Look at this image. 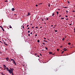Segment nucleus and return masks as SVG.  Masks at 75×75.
Masks as SVG:
<instances>
[{
	"label": "nucleus",
	"instance_id": "obj_40",
	"mask_svg": "<svg viewBox=\"0 0 75 75\" xmlns=\"http://www.w3.org/2000/svg\"><path fill=\"white\" fill-rule=\"evenodd\" d=\"M28 35L29 36H30V34H28Z\"/></svg>",
	"mask_w": 75,
	"mask_h": 75
},
{
	"label": "nucleus",
	"instance_id": "obj_29",
	"mask_svg": "<svg viewBox=\"0 0 75 75\" xmlns=\"http://www.w3.org/2000/svg\"><path fill=\"white\" fill-rule=\"evenodd\" d=\"M74 32L75 33V28H74Z\"/></svg>",
	"mask_w": 75,
	"mask_h": 75
},
{
	"label": "nucleus",
	"instance_id": "obj_56",
	"mask_svg": "<svg viewBox=\"0 0 75 75\" xmlns=\"http://www.w3.org/2000/svg\"><path fill=\"white\" fill-rule=\"evenodd\" d=\"M32 28H34V26H33L32 27Z\"/></svg>",
	"mask_w": 75,
	"mask_h": 75
},
{
	"label": "nucleus",
	"instance_id": "obj_18",
	"mask_svg": "<svg viewBox=\"0 0 75 75\" xmlns=\"http://www.w3.org/2000/svg\"><path fill=\"white\" fill-rule=\"evenodd\" d=\"M37 42H40V40H38Z\"/></svg>",
	"mask_w": 75,
	"mask_h": 75
},
{
	"label": "nucleus",
	"instance_id": "obj_44",
	"mask_svg": "<svg viewBox=\"0 0 75 75\" xmlns=\"http://www.w3.org/2000/svg\"><path fill=\"white\" fill-rule=\"evenodd\" d=\"M29 28H30L29 27V28H28L27 29H28H28H29Z\"/></svg>",
	"mask_w": 75,
	"mask_h": 75
},
{
	"label": "nucleus",
	"instance_id": "obj_63",
	"mask_svg": "<svg viewBox=\"0 0 75 75\" xmlns=\"http://www.w3.org/2000/svg\"><path fill=\"white\" fill-rule=\"evenodd\" d=\"M42 27V26H41V27H40V28H41Z\"/></svg>",
	"mask_w": 75,
	"mask_h": 75
},
{
	"label": "nucleus",
	"instance_id": "obj_1",
	"mask_svg": "<svg viewBox=\"0 0 75 75\" xmlns=\"http://www.w3.org/2000/svg\"><path fill=\"white\" fill-rule=\"evenodd\" d=\"M8 71V72L9 73V74H12L13 72V70H10V69H8V70H7Z\"/></svg>",
	"mask_w": 75,
	"mask_h": 75
},
{
	"label": "nucleus",
	"instance_id": "obj_59",
	"mask_svg": "<svg viewBox=\"0 0 75 75\" xmlns=\"http://www.w3.org/2000/svg\"><path fill=\"white\" fill-rule=\"evenodd\" d=\"M66 20H68V18H67L66 19Z\"/></svg>",
	"mask_w": 75,
	"mask_h": 75
},
{
	"label": "nucleus",
	"instance_id": "obj_54",
	"mask_svg": "<svg viewBox=\"0 0 75 75\" xmlns=\"http://www.w3.org/2000/svg\"><path fill=\"white\" fill-rule=\"evenodd\" d=\"M0 27H1H1H2L1 26H0Z\"/></svg>",
	"mask_w": 75,
	"mask_h": 75
},
{
	"label": "nucleus",
	"instance_id": "obj_61",
	"mask_svg": "<svg viewBox=\"0 0 75 75\" xmlns=\"http://www.w3.org/2000/svg\"><path fill=\"white\" fill-rule=\"evenodd\" d=\"M51 26H52V27L53 26V25H51Z\"/></svg>",
	"mask_w": 75,
	"mask_h": 75
},
{
	"label": "nucleus",
	"instance_id": "obj_48",
	"mask_svg": "<svg viewBox=\"0 0 75 75\" xmlns=\"http://www.w3.org/2000/svg\"><path fill=\"white\" fill-rule=\"evenodd\" d=\"M50 4H49V6H49V7H50Z\"/></svg>",
	"mask_w": 75,
	"mask_h": 75
},
{
	"label": "nucleus",
	"instance_id": "obj_19",
	"mask_svg": "<svg viewBox=\"0 0 75 75\" xmlns=\"http://www.w3.org/2000/svg\"><path fill=\"white\" fill-rule=\"evenodd\" d=\"M55 32H58V30H54Z\"/></svg>",
	"mask_w": 75,
	"mask_h": 75
},
{
	"label": "nucleus",
	"instance_id": "obj_5",
	"mask_svg": "<svg viewBox=\"0 0 75 75\" xmlns=\"http://www.w3.org/2000/svg\"><path fill=\"white\" fill-rule=\"evenodd\" d=\"M4 44L6 45H7V44L6 43V42H4Z\"/></svg>",
	"mask_w": 75,
	"mask_h": 75
},
{
	"label": "nucleus",
	"instance_id": "obj_22",
	"mask_svg": "<svg viewBox=\"0 0 75 75\" xmlns=\"http://www.w3.org/2000/svg\"><path fill=\"white\" fill-rule=\"evenodd\" d=\"M52 16H54V13H53L52 15Z\"/></svg>",
	"mask_w": 75,
	"mask_h": 75
},
{
	"label": "nucleus",
	"instance_id": "obj_24",
	"mask_svg": "<svg viewBox=\"0 0 75 75\" xmlns=\"http://www.w3.org/2000/svg\"><path fill=\"white\" fill-rule=\"evenodd\" d=\"M68 44H69V45H70L71 43H68Z\"/></svg>",
	"mask_w": 75,
	"mask_h": 75
},
{
	"label": "nucleus",
	"instance_id": "obj_30",
	"mask_svg": "<svg viewBox=\"0 0 75 75\" xmlns=\"http://www.w3.org/2000/svg\"><path fill=\"white\" fill-rule=\"evenodd\" d=\"M30 31H28V33H30Z\"/></svg>",
	"mask_w": 75,
	"mask_h": 75
},
{
	"label": "nucleus",
	"instance_id": "obj_6",
	"mask_svg": "<svg viewBox=\"0 0 75 75\" xmlns=\"http://www.w3.org/2000/svg\"><path fill=\"white\" fill-rule=\"evenodd\" d=\"M49 54H52V52H49Z\"/></svg>",
	"mask_w": 75,
	"mask_h": 75
},
{
	"label": "nucleus",
	"instance_id": "obj_51",
	"mask_svg": "<svg viewBox=\"0 0 75 75\" xmlns=\"http://www.w3.org/2000/svg\"><path fill=\"white\" fill-rule=\"evenodd\" d=\"M28 26H29V25H27V27H28Z\"/></svg>",
	"mask_w": 75,
	"mask_h": 75
},
{
	"label": "nucleus",
	"instance_id": "obj_32",
	"mask_svg": "<svg viewBox=\"0 0 75 75\" xmlns=\"http://www.w3.org/2000/svg\"><path fill=\"white\" fill-rule=\"evenodd\" d=\"M35 36H36V37L37 36V34L35 35Z\"/></svg>",
	"mask_w": 75,
	"mask_h": 75
},
{
	"label": "nucleus",
	"instance_id": "obj_58",
	"mask_svg": "<svg viewBox=\"0 0 75 75\" xmlns=\"http://www.w3.org/2000/svg\"><path fill=\"white\" fill-rule=\"evenodd\" d=\"M13 69V71H14V69Z\"/></svg>",
	"mask_w": 75,
	"mask_h": 75
},
{
	"label": "nucleus",
	"instance_id": "obj_33",
	"mask_svg": "<svg viewBox=\"0 0 75 75\" xmlns=\"http://www.w3.org/2000/svg\"><path fill=\"white\" fill-rule=\"evenodd\" d=\"M42 44H44V45L45 44V43H42Z\"/></svg>",
	"mask_w": 75,
	"mask_h": 75
},
{
	"label": "nucleus",
	"instance_id": "obj_11",
	"mask_svg": "<svg viewBox=\"0 0 75 75\" xmlns=\"http://www.w3.org/2000/svg\"><path fill=\"white\" fill-rule=\"evenodd\" d=\"M6 69H7V71L8 70V68L7 67H6Z\"/></svg>",
	"mask_w": 75,
	"mask_h": 75
},
{
	"label": "nucleus",
	"instance_id": "obj_45",
	"mask_svg": "<svg viewBox=\"0 0 75 75\" xmlns=\"http://www.w3.org/2000/svg\"><path fill=\"white\" fill-rule=\"evenodd\" d=\"M66 16V17H68V16Z\"/></svg>",
	"mask_w": 75,
	"mask_h": 75
},
{
	"label": "nucleus",
	"instance_id": "obj_7",
	"mask_svg": "<svg viewBox=\"0 0 75 75\" xmlns=\"http://www.w3.org/2000/svg\"><path fill=\"white\" fill-rule=\"evenodd\" d=\"M15 10V9L14 8H12V11H14Z\"/></svg>",
	"mask_w": 75,
	"mask_h": 75
},
{
	"label": "nucleus",
	"instance_id": "obj_52",
	"mask_svg": "<svg viewBox=\"0 0 75 75\" xmlns=\"http://www.w3.org/2000/svg\"><path fill=\"white\" fill-rule=\"evenodd\" d=\"M6 69V68H4V70H5V69Z\"/></svg>",
	"mask_w": 75,
	"mask_h": 75
},
{
	"label": "nucleus",
	"instance_id": "obj_39",
	"mask_svg": "<svg viewBox=\"0 0 75 75\" xmlns=\"http://www.w3.org/2000/svg\"><path fill=\"white\" fill-rule=\"evenodd\" d=\"M66 12L67 13H68V11H66Z\"/></svg>",
	"mask_w": 75,
	"mask_h": 75
},
{
	"label": "nucleus",
	"instance_id": "obj_50",
	"mask_svg": "<svg viewBox=\"0 0 75 75\" xmlns=\"http://www.w3.org/2000/svg\"><path fill=\"white\" fill-rule=\"evenodd\" d=\"M62 16L61 15H60L59 16V17H61Z\"/></svg>",
	"mask_w": 75,
	"mask_h": 75
},
{
	"label": "nucleus",
	"instance_id": "obj_53",
	"mask_svg": "<svg viewBox=\"0 0 75 75\" xmlns=\"http://www.w3.org/2000/svg\"><path fill=\"white\" fill-rule=\"evenodd\" d=\"M46 19L47 20H48V18H47Z\"/></svg>",
	"mask_w": 75,
	"mask_h": 75
},
{
	"label": "nucleus",
	"instance_id": "obj_16",
	"mask_svg": "<svg viewBox=\"0 0 75 75\" xmlns=\"http://www.w3.org/2000/svg\"><path fill=\"white\" fill-rule=\"evenodd\" d=\"M57 15L58 14H59V12H58V11H57Z\"/></svg>",
	"mask_w": 75,
	"mask_h": 75
},
{
	"label": "nucleus",
	"instance_id": "obj_34",
	"mask_svg": "<svg viewBox=\"0 0 75 75\" xmlns=\"http://www.w3.org/2000/svg\"><path fill=\"white\" fill-rule=\"evenodd\" d=\"M57 51H59V49H57Z\"/></svg>",
	"mask_w": 75,
	"mask_h": 75
},
{
	"label": "nucleus",
	"instance_id": "obj_42",
	"mask_svg": "<svg viewBox=\"0 0 75 75\" xmlns=\"http://www.w3.org/2000/svg\"><path fill=\"white\" fill-rule=\"evenodd\" d=\"M72 12H75V11H72Z\"/></svg>",
	"mask_w": 75,
	"mask_h": 75
},
{
	"label": "nucleus",
	"instance_id": "obj_37",
	"mask_svg": "<svg viewBox=\"0 0 75 75\" xmlns=\"http://www.w3.org/2000/svg\"><path fill=\"white\" fill-rule=\"evenodd\" d=\"M36 56H37V57L38 56V57H40V56L39 55H37Z\"/></svg>",
	"mask_w": 75,
	"mask_h": 75
},
{
	"label": "nucleus",
	"instance_id": "obj_21",
	"mask_svg": "<svg viewBox=\"0 0 75 75\" xmlns=\"http://www.w3.org/2000/svg\"><path fill=\"white\" fill-rule=\"evenodd\" d=\"M67 2L68 3H69H69H70V2L68 1Z\"/></svg>",
	"mask_w": 75,
	"mask_h": 75
},
{
	"label": "nucleus",
	"instance_id": "obj_49",
	"mask_svg": "<svg viewBox=\"0 0 75 75\" xmlns=\"http://www.w3.org/2000/svg\"><path fill=\"white\" fill-rule=\"evenodd\" d=\"M40 55L41 56H42V55L41 54H40Z\"/></svg>",
	"mask_w": 75,
	"mask_h": 75
},
{
	"label": "nucleus",
	"instance_id": "obj_35",
	"mask_svg": "<svg viewBox=\"0 0 75 75\" xmlns=\"http://www.w3.org/2000/svg\"><path fill=\"white\" fill-rule=\"evenodd\" d=\"M61 18L62 19H64V18Z\"/></svg>",
	"mask_w": 75,
	"mask_h": 75
},
{
	"label": "nucleus",
	"instance_id": "obj_13",
	"mask_svg": "<svg viewBox=\"0 0 75 75\" xmlns=\"http://www.w3.org/2000/svg\"><path fill=\"white\" fill-rule=\"evenodd\" d=\"M64 51H67V49H64Z\"/></svg>",
	"mask_w": 75,
	"mask_h": 75
},
{
	"label": "nucleus",
	"instance_id": "obj_38",
	"mask_svg": "<svg viewBox=\"0 0 75 75\" xmlns=\"http://www.w3.org/2000/svg\"><path fill=\"white\" fill-rule=\"evenodd\" d=\"M64 7V8H67V7Z\"/></svg>",
	"mask_w": 75,
	"mask_h": 75
},
{
	"label": "nucleus",
	"instance_id": "obj_41",
	"mask_svg": "<svg viewBox=\"0 0 75 75\" xmlns=\"http://www.w3.org/2000/svg\"><path fill=\"white\" fill-rule=\"evenodd\" d=\"M71 24H72L70 23V24H69V25H71Z\"/></svg>",
	"mask_w": 75,
	"mask_h": 75
},
{
	"label": "nucleus",
	"instance_id": "obj_43",
	"mask_svg": "<svg viewBox=\"0 0 75 75\" xmlns=\"http://www.w3.org/2000/svg\"><path fill=\"white\" fill-rule=\"evenodd\" d=\"M12 75H14V74H13V73H12Z\"/></svg>",
	"mask_w": 75,
	"mask_h": 75
},
{
	"label": "nucleus",
	"instance_id": "obj_10",
	"mask_svg": "<svg viewBox=\"0 0 75 75\" xmlns=\"http://www.w3.org/2000/svg\"><path fill=\"white\" fill-rule=\"evenodd\" d=\"M4 68H6V66L4 64Z\"/></svg>",
	"mask_w": 75,
	"mask_h": 75
},
{
	"label": "nucleus",
	"instance_id": "obj_15",
	"mask_svg": "<svg viewBox=\"0 0 75 75\" xmlns=\"http://www.w3.org/2000/svg\"><path fill=\"white\" fill-rule=\"evenodd\" d=\"M62 40H63V41H64V40H65V38H63L62 39Z\"/></svg>",
	"mask_w": 75,
	"mask_h": 75
},
{
	"label": "nucleus",
	"instance_id": "obj_46",
	"mask_svg": "<svg viewBox=\"0 0 75 75\" xmlns=\"http://www.w3.org/2000/svg\"><path fill=\"white\" fill-rule=\"evenodd\" d=\"M5 2H7V0H6L5 1Z\"/></svg>",
	"mask_w": 75,
	"mask_h": 75
},
{
	"label": "nucleus",
	"instance_id": "obj_31",
	"mask_svg": "<svg viewBox=\"0 0 75 75\" xmlns=\"http://www.w3.org/2000/svg\"><path fill=\"white\" fill-rule=\"evenodd\" d=\"M62 46H60V48H62Z\"/></svg>",
	"mask_w": 75,
	"mask_h": 75
},
{
	"label": "nucleus",
	"instance_id": "obj_14",
	"mask_svg": "<svg viewBox=\"0 0 75 75\" xmlns=\"http://www.w3.org/2000/svg\"><path fill=\"white\" fill-rule=\"evenodd\" d=\"M10 71H12L13 70V69H11V68H10Z\"/></svg>",
	"mask_w": 75,
	"mask_h": 75
},
{
	"label": "nucleus",
	"instance_id": "obj_9",
	"mask_svg": "<svg viewBox=\"0 0 75 75\" xmlns=\"http://www.w3.org/2000/svg\"><path fill=\"white\" fill-rule=\"evenodd\" d=\"M9 28H12V27L10 25H9Z\"/></svg>",
	"mask_w": 75,
	"mask_h": 75
},
{
	"label": "nucleus",
	"instance_id": "obj_64",
	"mask_svg": "<svg viewBox=\"0 0 75 75\" xmlns=\"http://www.w3.org/2000/svg\"><path fill=\"white\" fill-rule=\"evenodd\" d=\"M54 54H52V55H54Z\"/></svg>",
	"mask_w": 75,
	"mask_h": 75
},
{
	"label": "nucleus",
	"instance_id": "obj_26",
	"mask_svg": "<svg viewBox=\"0 0 75 75\" xmlns=\"http://www.w3.org/2000/svg\"><path fill=\"white\" fill-rule=\"evenodd\" d=\"M64 51H63L62 52V54H63V53H64Z\"/></svg>",
	"mask_w": 75,
	"mask_h": 75
},
{
	"label": "nucleus",
	"instance_id": "obj_60",
	"mask_svg": "<svg viewBox=\"0 0 75 75\" xmlns=\"http://www.w3.org/2000/svg\"><path fill=\"white\" fill-rule=\"evenodd\" d=\"M1 74H3V73H1Z\"/></svg>",
	"mask_w": 75,
	"mask_h": 75
},
{
	"label": "nucleus",
	"instance_id": "obj_3",
	"mask_svg": "<svg viewBox=\"0 0 75 75\" xmlns=\"http://www.w3.org/2000/svg\"><path fill=\"white\" fill-rule=\"evenodd\" d=\"M6 60L7 61H8V59H9L8 58V57H6Z\"/></svg>",
	"mask_w": 75,
	"mask_h": 75
},
{
	"label": "nucleus",
	"instance_id": "obj_2",
	"mask_svg": "<svg viewBox=\"0 0 75 75\" xmlns=\"http://www.w3.org/2000/svg\"><path fill=\"white\" fill-rule=\"evenodd\" d=\"M12 62L13 63H14V64H15V65H17V64H16V62L15 60H14Z\"/></svg>",
	"mask_w": 75,
	"mask_h": 75
},
{
	"label": "nucleus",
	"instance_id": "obj_4",
	"mask_svg": "<svg viewBox=\"0 0 75 75\" xmlns=\"http://www.w3.org/2000/svg\"><path fill=\"white\" fill-rule=\"evenodd\" d=\"M30 14H31V13H30L29 12H28V15H27V16H30Z\"/></svg>",
	"mask_w": 75,
	"mask_h": 75
},
{
	"label": "nucleus",
	"instance_id": "obj_8",
	"mask_svg": "<svg viewBox=\"0 0 75 75\" xmlns=\"http://www.w3.org/2000/svg\"><path fill=\"white\" fill-rule=\"evenodd\" d=\"M1 28H2L3 31L4 32L5 31L4 30V29H3V27H1Z\"/></svg>",
	"mask_w": 75,
	"mask_h": 75
},
{
	"label": "nucleus",
	"instance_id": "obj_23",
	"mask_svg": "<svg viewBox=\"0 0 75 75\" xmlns=\"http://www.w3.org/2000/svg\"><path fill=\"white\" fill-rule=\"evenodd\" d=\"M43 41H45V42H47V41H45V40H43Z\"/></svg>",
	"mask_w": 75,
	"mask_h": 75
},
{
	"label": "nucleus",
	"instance_id": "obj_57",
	"mask_svg": "<svg viewBox=\"0 0 75 75\" xmlns=\"http://www.w3.org/2000/svg\"><path fill=\"white\" fill-rule=\"evenodd\" d=\"M30 34H32V32H31V33H30Z\"/></svg>",
	"mask_w": 75,
	"mask_h": 75
},
{
	"label": "nucleus",
	"instance_id": "obj_28",
	"mask_svg": "<svg viewBox=\"0 0 75 75\" xmlns=\"http://www.w3.org/2000/svg\"><path fill=\"white\" fill-rule=\"evenodd\" d=\"M56 25H54V27H53V28H55V26Z\"/></svg>",
	"mask_w": 75,
	"mask_h": 75
},
{
	"label": "nucleus",
	"instance_id": "obj_20",
	"mask_svg": "<svg viewBox=\"0 0 75 75\" xmlns=\"http://www.w3.org/2000/svg\"><path fill=\"white\" fill-rule=\"evenodd\" d=\"M45 48L46 50H48V48L47 47H45Z\"/></svg>",
	"mask_w": 75,
	"mask_h": 75
},
{
	"label": "nucleus",
	"instance_id": "obj_27",
	"mask_svg": "<svg viewBox=\"0 0 75 75\" xmlns=\"http://www.w3.org/2000/svg\"><path fill=\"white\" fill-rule=\"evenodd\" d=\"M35 6L36 7H38V5H36Z\"/></svg>",
	"mask_w": 75,
	"mask_h": 75
},
{
	"label": "nucleus",
	"instance_id": "obj_17",
	"mask_svg": "<svg viewBox=\"0 0 75 75\" xmlns=\"http://www.w3.org/2000/svg\"><path fill=\"white\" fill-rule=\"evenodd\" d=\"M37 54L35 53V55L36 56V57H37V56H36V55H37Z\"/></svg>",
	"mask_w": 75,
	"mask_h": 75
},
{
	"label": "nucleus",
	"instance_id": "obj_55",
	"mask_svg": "<svg viewBox=\"0 0 75 75\" xmlns=\"http://www.w3.org/2000/svg\"><path fill=\"white\" fill-rule=\"evenodd\" d=\"M23 28H24V26H23Z\"/></svg>",
	"mask_w": 75,
	"mask_h": 75
},
{
	"label": "nucleus",
	"instance_id": "obj_62",
	"mask_svg": "<svg viewBox=\"0 0 75 75\" xmlns=\"http://www.w3.org/2000/svg\"><path fill=\"white\" fill-rule=\"evenodd\" d=\"M64 37H65V38H66L67 37L66 36H65Z\"/></svg>",
	"mask_w": 75,
	"mask_h": 75
},
{
	"label": "nucleus",
	"instance_id": "obj_36",
	"mask_svg": "<svg viewBox=\"0 0 75 75\" xmlns=\"http://www.w3.org/2000/svg\"><path fill=\"white\" fill-rule=\"evenodd\" d=\"M44 38V39H45V40H46V39H47V38Z\"/></svg>",
	"mask_w": 75,
	"mask_h": 75
},
{
	"label": "nucleus",
	"instance_id": "obj_25",
	"mask_svg": "<svg viewBox=\"0 0 75 75\" xmlns=\"http://www.w3.org/2000/svg\"><path fill=\"white\" fill-rule=\"evenodd\" d=\"M42 4V3H39V4L40 5V4Z\"/></svg>",
	"mask_w": 75,
	"mask_h": 75
},
{
	"label": "nucleus",
	"instance_id": "obj_47",
	"mask_svg": "<svg viewBox=\"0 0 75 75\" xmlns=\"http://www.w3.org/2000/svg\"><path fill=\"white\" fill-rule=\"evenodd\" d=\"M38 28V27H36V28Z\"/></svg>",
	"mask_w": 75,
	"mask_h": 75
},
{
	"label": "nucleus",
	"instance_id": "obj_12",
	"mask_svg": "<svg viewBox=\"0 0 75 75\" xmlns=\"http://www.w3.org/2000/svg\"><path fill=\"white\" fill-rule=\"evenodd\" d=\"M11 61H13L14 60V59H11Z\"/></svg>",
	"mask_w": 75,
	"mask_h": 75
}]
</instances>
